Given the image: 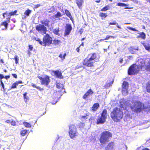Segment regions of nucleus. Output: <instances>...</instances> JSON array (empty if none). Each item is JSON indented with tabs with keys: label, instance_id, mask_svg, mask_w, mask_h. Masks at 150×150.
Wrapping results in <instances>:
<instances>
[{
	"label": "nucleus",
	"instance_id": "nucleus-8",
	"mask_svg": "<svg viewBox=\"0 0 150 150\" xmlns=\"http://www.w3.org/2000/svg\"><path fill=\"white\" fill-rule=\"evenodd\" d=\"M69 132L70 137L73 138L77 136L76 128L74 125H71L69 126Z\"/></svg>",
	"mask_w": 150,
	"mask_h": 150
},
{
	"label": "nucleus",
	"instance_id": "nucleus-32",
	"mask_svg": "<svg viewBox=\"0 0 150 150\" xmlns=\"http://www.w3.org/2000/svg\"><path fill=\"white\" fill-rule=\"evenodd\" d=\"M109 9V5H107L103 7L101 9V11H105Z\"/></svg>",
	"mask_w": 150,
	"mask_h": 150
},
{
	"label": "nucleus",
	"instance_id": "nucleus-25",
	"mask_svg": "<svg viewBox=\"0 0 150 150\" xmlns=\"http://www.w3.org/2000/svg\"><path fill=\"white\" fill-rule=\"evenodd\" d=\"M109 25H116L117 27L120 29H121V27L119 26L118 23L115 21H114L112 22H110L109 23Z\"/></svg>",
	"mask_w": 150,
	"mask_h": 150
},
{
	"label": "nucleus",
	"instance_id": "nucleus-35",
	"mask_svg": "<svg viewBox=\"0 0 150 150\" xmlns=\"http://www.w3.org/2000/svg\"><path fill=\"white\" fill-rule=\"evenodd\" d=\"M117 6H128L129 5L126 4L121 3H118L117 4Z\"/></svg>",
	"mask_w": 150,
	"mask_h": 150
},
{
	"label": "nucleus",
	"instance_id": "nucleus-11",
	"mask_svg": "<svg viewBox=\"0 0 150 150\" xmlns=\"http://www.w3.org/2000/svg\"><path fill=\"white\" fill-rule=\"evenodd\" d=\"M93 93V91L91 88H90L83 95L82 98L84 99H86L88 97L91 96Z\"/></svg>",
	"mask_w": 150,
	"mask_h": 150
},
{
	"label": "nucleus",
	"instance_id": "nucleus-49",
	"mask_svg": "<svg viewBox=\"0 0 150 150\" xmlns=\"http://www.w3.org/2000/svg\"><path fill=\"white\" fill-rule=\"evenodd\" d=\"M0 82L1 84V85L2 87L3 88L4 90V84L3 83V82H2V80H0Z\"/></svg>",
	"mask_w": 150,
	"mask_h": 150
},
{
	"label": "nucleus",
	"instance_id": "nucleus-52",
	"mask_svg": "<svg viewBox=\"0 0 150 150\" xmlns=\"http://www.w3.org/2000/svg\"><path fill=\"white\" fill-rule=\"evenodd\" d=\"M83 31V29L82 28L80 29L79 31V32L80 35H81Z\"/></svg>",
	"mask_w": 150,
	"mask_h": 150
},
{
	"label": "nucleus",
	"instance_id": "nucleus-30",
	"mask_svg": "<svg viewBox=\"0 0 150 150\" xmlns=\"http://www.w3.org/2000/svg\"><path fill=\"white\" fill-rule=\"evenodd\" d=\"M22 130L20 132V134L22 136H24L27 133V131L25 129H23L22 128Z\"/></svg>",
	"mask_w": 150,
	"mask_h": 150
},
{
	"label": "nucleus",
	"instance_id": "nucleus-27",
	"mask_svg": "<svg viewBox=\"0 0 150 150\" xmlns=\"http://www.w3.org/2000/svg\"><path fill=\"white\" fill-rule=\"evenodd\" d=\"M99 16L101 18L103 19V18H105L107 16V14L106 13H105L103 12H100L99 13Z\"/></svg>",
	"mask_w": 150,
	"mask_h": 150
},
{
	"label": "nucleus",
	"instance_id": "nucleus-43",
	"mask_svg": "<svg viewBox=\"0 0 150 150\" xmlns=\"http://www.w3.org/2000/svg\"><path fill=\"white\" fill-rule=\"evenodd\" d=\"M35 40L37 41L41 45L43 46V41H42L39 38H35Z\"/></svg>",
	"mask_w": 150,
	"mask_h": 150
},
{
	"label": "nucleus",
	"instance_id": "nucleus-13",
	"mask_svg": "<svg viewBox=\"0 0 150 150\" xmlns=\"http://www.w3.org/2000/svg\"><path fill=\"white\" fill-rule=\"evenodd\" d=\"M72 29V28L71 25L67 24L65 28L64 32L65 35H69Z\"/></svg>",
	"mask_w": 150,
	"mask_h": 150
},
{
	"label": "nucleus",
	"instance_id": "nucleus-51",
	"mask_svg": "<svg viewBox=\"0 0 150 150\" xmlns=\"http://www.w3.org/2000/svg\"><path fill=\"white\" fill-rule=\"evenodd\" d=\"M87 115L85 116H80V119L82 120L83 119H86Z\"/></svg>",
	"mask_w": 150,
	"mask_h": 150
},
{
	"label": "nucleus",
	"instance_id": "nucleus-63",
	"mask_svg": "<svg viewBox=\"0 0 150 150\" xmlns=\"http://www.w3.org/2000/svg\"><path fill=\"white\" fill-rule=\"evenodd\" d=\"M142 150H150L149 149L147 148H145L142 149Z\"/></svg>",
	"mask_w": 150,
	"mask_h": 150
},
{
	"label": "nucleus",
	"instance_id": "nucleus-3",
	"mask_svg": "<svg viewBox=\"0 0 150 150\" xmlns=\"http://www.w3.org/2000/svg\"><path fill=\"white\" fill-rule=\"evenodd\" d=\"M123 114L122 111L117 107L114 108L110 113V117L115 122L120 121L123 117Z\"/></svg>",
	"mask_w": 150,
	"mask_h": 150
},
{
	"label": "nucleus",
	"instance_id": "nucleus-37",
	"mask_svg": "<svg viewBox=\"0 0 150 150\" xmlns=\"http://www.w3.org/2000/svg\"><path fill=\"white\" fill-rule=\"evenodd\" d=\"M66 53H64L63 55H62V54L61 53L60 54L59 56V57L62 60H64L65 58V57L66 56Z\"/></svg>",
	"mask_w": 150,
	"mask_h": 150
},
{
	"label": "nucleus",
	"instance_id": "nucleus-18",
	"mask_svg": "<svg viewBox=\"0 0 150 150\" xmlns=\"http://www.w3.org/2000/svg\"><path fill=\"white\" fill-rule=\"evenodd\" d=\"M142 44L146 50L150 52V43H148L146 44L145 43H143Z\"/></svg>",
	"mask_w": 150,
	"mask_h": 150
},
{
	"label": "nucleus",
	"instance_id": "nucleus-17",
	"mask_svg": "<svg viewBox=\"0 0 150 150\" xmlns=\"http://www.w3.org/2000/svg\"><path fill=\"white\" fill-rule=\"evenodd\" d=\"M99 104L98 103H96L93 104L91 107V109L93 111H96L99 107Z\"/></svg>",
	"mask_w": 150,
	"mask_h": 150
},
{
	"label": "nucleus",
	"instance_id": "nucleus-57",
	"mask_svg": "<svg viewBox=\"0 0 150 150\" xmlns=\"http://www.w3.org/2000/svg\"><path fill=\"white\" fill-rule=\"evenodd\" d=\"M132 1L135 4H137L138 3V1L137 0H133Z\"/></svg>",
	"mask_w": 150,
	"mask_h": 150
},
{
	"label": "nucleus",
	"instance_id": "nucleus-53",
	"mask_svg": "<svg viewBox=\"0 0 150 150\" xmlns=\"http://www.w3.org/2000/svg\"><path fill=\"white\" fill-rule=\"evenodd\" d=\"M12 75L15 78L17 79L18 77L17 74H12Z\"/></svg>",
	"mask_w": 150,
	"mask_h": 150
},
{
	"label": "nucleus",
	"instance_id": "nucleus-42",
	"mask_svg": "<svg viewBox=\"0 0 150 150\" xmlns=\"http://www.w3.org/2000/svg\"><path fill=\"white\" fill-rule=\"evenodd\" d=\"M85 126V124L82 122H80L79 123L78 125V127L79 128H83Z\"/></svg>",
	"mask_w": 150,
	"mask_h": 150
},
{
	"label": "nucleus",
	"instance_id": "nucleus-2",
	"mask_svg": "<svg viewBox=\"0 0 150 150\" xmlns=\"http://www.w3.org/2000/svg\"><path fill=\"white\" fill-rule=\"evenodd\" d=\"M97 58V55L96 53H89L83 60V65L87 67H93L94 63L96 62Z\"/></svg>",
	"mask_w": 150,
	"mask_h": 150
},
{
	"label": "nucleus",
	"instance_id": "nucleus-28",
	"mask_svg": "<svg viewBox=\"0 0 150 150\" xmlns=\"http://www.w3.org/2000/svg\"><path fill=\"white\" fill-rule=\"evenodd\" d=\"M10 77V76L9 75H6L5 76H4V75L2 74H0V79L2 80V79L3 78H5L6 80H8L9 78Z\"/></svg>",
	"mask_w": 150,
	"mask_h": 150
},
{
	"label": "nucleus",
	"instance_id": "nucleus-38",
	"mask_svg": "<svg viewBox=\"0 0 150 150\" xmlns=\"http://www.w3.org/2000/svg\"><path fill=\"white\" fill-rule=\"evenodd\" d=\"M53 44L55 45H59L60 43L61 42V41L55 39L53 40Z\"/></svg>",
	"mask_w": 150,
	"mask_h": 150
},
{
	"label": "nucleus",
	"instance_id": "nucleus-41",
	"mask_svg": "<svg viewBox=\"0 0 150 150\" xmlns=\"http://www.w3.org/2000/svg\"><path fill=\"white\" fill-rule=\"evenodd\" d=\"M27 94V93L26 92H25L23 94V98L24 101L26 102L27 100L28 99V97L26 95Z\"/></svg>",
	"mask_w": 150,
	"mask_h": 150
},
{
	"label": "nucleus",
	"instance_id": "nucleus-54",
	"mask_svg": "<svg viewBox=\"0 0 150 150\" xmlns=\"http://www.w3.org/2000/svg\"><path fill=\"white\" fill-rule=\"evenodd\" d=\"M16 82L17 83L18 85L19 83H23V82L21 81H16Z\"/></svg>",
	"mask_w": 150,
	"mask_h": 150
},
{
	"label": "nucleus",
	"instance_id": "nucleus-45",
	"mask_svg": "<svg viewBox=\"0 0 150 150\" xmlns=\"http://www.w3.org/2000/svg\"><path fill=\"white\" fill-rule=\"evenodd\" d=\"M17 12V10H15L13 12H10L9 13V15L10 16L14 15L16 14Z\"/></svg>",
	"mask_w": 150,
	"mask_h": 150
},
{
	"label": "nucleus",
	"instance_id": "nucleus-62",
	"mask_svg": "<svg viewBox=\"0 0 150 150\" xmlns=\"http://www.w3.org/2000/svg\"><path fill=\"white\" fill-rule=\"evenodd\" d=\"M27 53L29 55L30 54H31V52L30 51V50H28V52H27Z\"/></svg>",
	"mask_w": 150,
	"mask_h": 150
},
{
	"label": "nucleus",
	"instance_id": "nucleus-22",
	"mask_svg": "<svg viewBox=\"0 0 150 150\" xmlns=\"http://www.w3.org/2000/svg\"><path fill=\"white\" fill-rule=\"evenodd\" d=\"M139 35H138L137 38H140L144 40L146 38V34L143 32L140 33H139Z\"/></svg>",
	"mask_w": 150,
	"mask_h": 150
},
{
	"label": "nucleus",
	"instance_id": "nucleus-29",
	"mask_svg": "<svg viewBox=\"0 0 150 150\" xmlns=\"http://www.w3.org/2000/svg\"><path fill=\"white\" fill-rule=\"evenodd\" d=\"M23 124L26 127L30 128L31 127L30 124L27 122H23Z\"/></svg>",
	"mask_w": 150,
	"mask_h": 150
},
{
	"label": "nucleus",
	"instance_id": "nucleus-47",
	"mask_svg": "<svg viewBox=\"0 0 150 150\" xmlns=\"http://www.w3.org/2000/svg\"><path fill=\"white\" fill-rule=\"evenodd\" d=\"M128 29H129L130 30H133V31H137L138 30L136 29L131 27H129L128 28Z\"/></svg>",
	"mask_w": 150,
	"mask_h": 150
},
{
	"label": "nucleus",
	"instance_id": "nucleus-21",
	"mask_svg": "<svg viewBox=\"0 0 150 150\" xmlns=\"http://www.w3.org/2000/svg\"><path fill=\"white\" fill-rule=\"evenodd\" d=\"M65 12L66 15L70 18L71 20L73 21V18L69 11L67 9H65Z\"/></svg>",
	"mask_w": 150,
	"mask_h": 150
},
{
	"label": "nucleus",
	"instance_id": "nucleus-4",
	"mask_svg": "<svg viewBox=\"0 0 150 150\" xmlns=\"http://www.w3.org/2000/svg\"><path fill=\"white\" fill-rule=\"evenodd\" d=\"M112 137V133L108 131H105L100 134L99 140L100 143L102 145L106 144L109 141V139Z\"/></svg>",
	"mask_w": 150,
	"mask_h": 150
},
{
	"label": "nucleus",
	"instance_id": "nucleus-12",
	"mask_svg": "<svg viewBox=\"0 0 150 150\" xmlns=\"http://www.w3.org/2000/svg\"><path fill=\"white\" fill-rule=\"evenodd\" d=\"M129 87V84L128 82L125 81L123 82L122 85V89L123 91L128 92V88Z\"/></svg>",
	"mask_w": 150,
	"mask_h": 150
},
{
	"label": "nucleus",
	"instance_id": "nucleus-36",
	"mask_svg": "<svg viewBox=\"0 0 150 150\" xmlns=\"http://www.w3.org/2000/svg\"><path fill=\"white\" fill-rule=\"evenodd\" d=\"M31 12V10L29 9H27L24 13V14L26 16H29Z\"/></svg>",
	"mask_w": 150,
	"mask_h": 150
},
{
	"label": "nucleus",
	"instance_id": "nucleus-40",
	"mask_svg": "<svg viewBox=\"0 0 150 150\" xmlns=\"http://www.w3.org/2000/svg\"><path fill=\"white\" fill-rule=\"evenodd\" d=\"M17 86H18V84L16 82L12 84L11 86L10 87L12 89L16 88Z\"/></svg>",
	"mask_w": 150,
	"mask_h": 150
},
{
	"label": "nucleus",
	"instance_id": "nucleus-24",
	"mask_svg": "<svg viewBox=\"0 0 150 150\" xmlns=\"http://www.w3.org/2000/svg\"><path fill=\"white\" fill-rule=\"evenodd\" d=\"M50 21L48 19H45L44 20L42 21H41V23L43 24H44L45 26L49 27V23Z\"/></svg>",
	"mask_w": 150,
	"mask_h": 150
},
{
	"label": "nucleus",
	"instance_id": "nucleus-59",
	"mask_svg": "<svg viewBox=\"0 0 150 150\" xmlns=\"http://www.w3.org/2000/svg\"><path fill=\"white\" fill-rule=\"evenodd\" d=\"M123 61V59L122 58L120 59L119 60V62L120 63H122V62Z\"/></svg>",
	"mask_w": 150,
	"mask_h": 150
},
{
	"label": "nucleus",
	"instance_id": "nucleus-56",
	"mask_svg": "<svg viewBox=\"0 0 150 150\" xmlns=\"http://www.w3.org/2000/svg\"><path fill=\"white\" fill-rule=\"evenodd\" d=\"M11 121L9 120H7L5 121L6 122L8 123H11Z\"/></svg>",
	"mask_w": 150,
	"mask_h": 150
},
{
	"label": "nucleus",
	"instance_id": "nucleus-20",
	"mask_svg": "<svg viewBox=\"0 0 150 150\" xmlns=\"http://www.w3.org/2000/svg\"><path fill=\"white\" fill-rule=\"evenodd\" d=\"M79 8H80L83 3V0H75Z\"/></svg>",
	"mask_w": 150,
	"mask_h": 150
},
{
	"label": "nucleus",
	"instance_id": "nucleus-15",
	"mask_svg": "<svg viewBox=\"0 0 150 150\" xmlns=\"http://www.w3.org/2000/svg\"><path fill=\"white\" fill-rule=\"evenodd\" d=\"M114 145L115 144L114 142H110L107 144L105 147V150H113Z\"/></svg>",
	"mask_w": 150,
	"mask_h": 150
},
{
	"label": "nucleus",
	"instance_id": "nucleus-34",
	"mask_svg": "<svg viewBox=\"0 0 150 150\" xmlns=\"http://www.w3.org/2000/svg\"><path fill=\"white\" fill-rule=\"evenodd\" d=\"M62 15L61 13L59 12H57L56 14H55L54 17L55 18H57L60 17Z\"/></svg>",
	"mask_w": 150,
	"mask_h": 150
},
{
	"label": "nucleus",
	"instance_id": "nucleus-50",
	"mask_svg": "<svg viewBox=\"0 0 150 150\" xmlns=\"http://www.w3.org/2000/svg\"><path fill=\"white\" fill-rule=\"evenodd\" d=\"M28 47H29V50H30V51H31V50H33V47L32 45H28Z\"/></svg>",
	"mask_w": 150,
	"mask_h": 150
},
{
	"label": "nucleus",
	"instance_id": "nucleus-39",
	"mask_svg": "<svg viewBox=\"0 0 150 150\" xmlns=\"http://www.w3.org/2000/svg\"><path fill=\"white\" fill-rule=\"evenodd\" d=\"M49 10V13H52L55 11V8L54 6H52Z\"/></svg>",
	"mask_w": 150,
	"mask_h": 150
},
{
	"label": "nucleus",
	"instance_id": "nucleus-64",
	"mask_svg": "<svg viewBox=\"0 0 150 150\" xmlns=\"http://www.w3.org/2000/svg\"><path fill=\"white\" fill-rule=\"evenodd\" d=\"M101 1V0H98L95 1V2L97 3H99Z\"/></svg>",
	"mask_w": 150,
	"mask_h": 150
},
{
	"label": "nucleus",
	"instance_id": "nucleus-5",
	"mask_svg": "<svg viewBox=\"0 0 150 150\" xmlns=\"http://www.w3.org/2000/svg\"><path fill=\"white\" fill-rule=\"evenodd\" d=\"M130 108L132 111L137 113L140 112L144 109L142 103L137 101L134 102L133 106H131Z\"/></svg>",
	"mask_w": 150,
	"mask_h": 150
},
{
	"label": "nucleus",
	"instance_id": "nucleus-16",
	"mask_svg": "<svg viewBox=\"0 0 150 150\" xmlns=\"http://www.w3.org/2000/svg\"><path fill=\"white\" fill-rule=\"evenodd\" d=\"M10 21V18H7V21L2 22L0 24L1 26L3 25L5 27V29H7L8 25V23Z\"/></svg>",
	"mask_w": 150,
	"mask_h": 150
},
{
	"label": "nucleus",
	"instance_id": "nucleus-44",
	"mask_svg": "<svg viewBox=\"0 0 150 150\" xmlns=\"http://www.w3.org/2000/svg\"><path fill=\"white\" fill-rule=\"evenodd\" d=\"M115 38L114 37L112 36H109L107 35L106 36V38H105V40H108L110 38H112L114 39Z\"/></svg>",
	"mask_w": 150,
	"mask_h": 150
},
{
	"label": "nucleus",
	"instance_id": "nucleus-58",
	"mask_svg": "<svg viewBox=\"0 0 150 150\" xmlns=\"http://www.w3.org/2000/svg\"><path fill=\"white\" fill-rule=\"evenodd\" d=\"M40 4H38L35 6V8H37L40 7Z\"/></svg>",
	"mask_w": 150,
	"mask_h": 150
},
{
	"label": "nucleus",
	"instance_id": "nucleus-55",
	"mask_svg": "<svg viewBox=\"0 0 150 150\" xmlns=\"http://www.w3.org/2000/svg\"><path fill=\"white\" fill-rule=\"evenodd\" d=\"M80 46H79L78 47H77L76 48V51H77V52H80Z\"/></svg>",
	"mask_w": 150,
	"mask_h": 150
},
{
	"label": "nucleus",
	"instance_id": "nucleus-33",
	"mask_svg": "<svg viewBox=\"0 0 150 150\" xmlns=\"http://www.w3.org/2000/svg\"><path fill=\"white\" fill-rule=\"evenodd\" d=\"M57 88L59 89H62L63 87V85L60 83H57L56 84Z\"/></svg>",
	"mask_w": 150,
	"mask_h": 150
},
{
	"label": "nucleus",
	"instance_id": "nucleus-60",
	"mask_svg": "<svg viewBox=\"0 0 150 150\" xmlns=\"http://www.w3.org/2000/svg\"><path fill=\"white\" fill-rule=\"evenodd\" d=\"M0 62L2 63H4V60L2 59H0Z\"/></svg>",
	"mask_w": 150,
	"mask_h": 150
},
{
	"label": "nucleus",
	"instance_id": "nucleus-6",
	"mask_svg": "<svg viewBox=\"0 0 150 150\" xmlns=\"http://www.w3.org/2000/svg\"><path fill=\"white\" fill-rule=\"evenodd\" d=\"M107 111L106 109H104L101 114V116L98 117L97 119V124H103L107 118Z\"/></svg>",
	"mask_w": 150,
	"mask_h": 150
},
{
	"label": "nucleus",
	"instance_id": "nucleus-1",
	"mask_svg": "<svg viewBox=\"0 0 150 150\" xmlns=\"http://www.w3.org/2000/svg\"><path fill=\"white\" fill-rule=\"evenodd\" d=\"M149 64L145 66L144 65H137L136 64H133L131 65L128 69V74L129 75L132 76L139 73L140 70L145 68L147 71H150V62H149Z\"/></svg>",
	"mask_w": 150,
	"mask_h": 150
},
{
	"label": "nucleus",
	"instance_id": "nucleus-19",
	"mask_svg": "<svg viewBox=\"0 0 150 150\" xmlns=\"http://www.w3.org/2000/svg\"><path fill=\"white\" fill-rule=\"evenodd\" d=\"M113 81L114 80L113 79H112L111 81L110 80L109 82H108V81L104 85L105 88H108L109 87L111 86L112 84L113 83Z\"/></svg>",
	"mask_w": 150,
	"mask_h": 150
},
{
	"label": "nucleus",
	"instance_id": "nucleus-10",
	"mask_svg": "<svg viewBox=\"0 0 150 150\" xmlns=\"http://www.w3.org/2000/svg\"><path fill=\"white\" fill-rule=\"evenodd\" d=\"M36 29L39 32L42 31L44 34H45L47 31L46 28L42 25H37L36 26Z\"/></svg>",
	"mask_w": 150,
	"mask_h": 150
},
{
	"label": "nucleus",
	"instance_id": "nucleus-31",
	"mask_svg": "<svg viewBox=\"0 0 150 150\" xmlns=\"http://www.w3.org/2000/svg\"><path fill=\"white\" fill-rule=\"evenodd\" d=\"M59 28H56L53 30V33L56 35H59Z\"/></svg>",
	"mask_w": 150,
	"mask_h": 150
},
{
	"label": "nucleus",
	"instance_id": "nucleus-7",
	"mask_svg": "<svg viewBox=\"0 0 150 150\" xmlns=\"http://www.w3.org/2000/svg\"><path fill=\"white\" fill-rule=\"evenodd\" d=\"M42 40L43 46H50L52 43V39L48 34H47L43 37Z\"/></svg>",
	"mask_w": 150,
	"mask_h": 150
},
{
	"label": "nucleus",
	"instance_id": "nucleus-26",
	"mask_svg": "<svg viewBox=\"0 0 150 150\" xmlns=\"http://www.w3.org/2000/svg\"><path fill=\"white\" fill-rule=\"evenodd\" d=\"M31 86L33 88H35L40 91H41L44 90V89L43 88H41L40 87L37 86L36 84L33 83H32L31 84Z\"/></svg>",
	"mask_w": 150,
	"mask_h": 150
},
{
	"label": "nucleus",
	"instance_id": "nucleus-48",
	"mask_svg": "<svg viewBox=\"0 0 150 150\" xmlns=\"http://www.w3.org/2000/svg\"><path fill=\"white\" fill-rule=\"evenodd\" d=\"M10 123L11 125L13 126H16V122L14 120H12L11 121Z\"/></svg>",
	"mask_w": 150,
	"mask_h": 150
},
{
	"label": "nucleus",
	"instance_id": "nucleus-14",
	"mask_svg": "<svg viewBox=\"0 0 150 150\" xmlns=\"http://www.w3.org/2000/svg\"><path fill=\"white\" fill-rule=\"evenodd\" d=\"M52 72L54 74V75L58 78L60 79H62L63 76L62 75V73L59 70H53Z\"/></svg>",
	"mask_w": 150,
	"mask_h": 150
},
{
	"label": "nucleus",
	"instance_id": "nucleus-23",
	"mask_svg": "<svg viewBox=\"0 0 150 150\" xmlns=\"http://www.w3.org/2000/svg\"><path fill=\"white\" fill-rule=\"evenodd\" d=\"M146 91L150 93V81H149L146 84Z\"/></svg>",
	"mask_w": 150,
	"mask_h": 150
},
{
	"label": "nucleus",
	"instance_id": "nucleus-46",
	"mask_svg": "<svg viewBox=\"0 0 150 150\" xmlns=\"http://www.w3.org/2000/svg\"><path fill=\"white\" fill-rule=\"evenodd\" d=\"M14 59L15 60V63L17 64L18 63V61L19 60V59L18 58V57L17 55H16L14 57Z\"/></svg>",
	"mask_w": 150,
	"mask_h": 150
},
{
	"label": "nucleus",
	"instance_id": "nucleus-61",
	"mask_svg": "<svg viewBox=\"0 0 150 150\" xmlns=\"http://www.w3.org/2000/svg\"><path fill=\"white\" fill-rule=\"evenodd\" d=\"M6 13H6H3V18H5V15Z\"/></svg>",
	"mask_w": 150,
	"mask_h": 150
},
{
	"label": "nucleus",
	"instance_id": "nucleus-9",
	"mask_svg": "<svg viewBox=\"0 0 150 150\" xmlns=\"http://www.w3.org/2000/svg\"><path fill=\"white\" fill-rule=\"evenodd\" d=\"M38 77L41 80V84L42 85L47 86L50 81V77L47 75L45 76L44 77L38 76Z\"/></svg>",
	"mask_w": 150,
	"mask_h": 150
}]
</instances>
